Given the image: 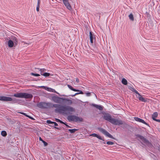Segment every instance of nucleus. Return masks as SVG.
I'll return each mask as SVG.
<instances>
[{
	"mask_svg": "<svg viewBox=\"0 0 160 160\" xmlns=\"http://www.w3.org/2000/svg\"><path fill=\"white\" fill-rule=\"evenodd\" d=\"M137 98L139 99V100L144 102H146L147 101V99L146 98H143L141 95L140 96H137Z\"/></svg>",
	"mask_w": 160,
	"mask_h": 160,
	"instance_id": "12",
	"label": "nucleus"
},
{
	"mask_svg": "<svg viewBox=\"0 0 160 160\" xmlns=\"http://www.w3.org/2000/svg\"><path fill=\"white\" fill-rule=\"evenodd\" d=\"M65 125L66 126V127H67V128H71V127L69 126V125H68L67 124H65Z\"/></svg>",
	"mask_w": 160,
	"mask_h": 160,
	"instance_id": "45",
	"label": "nucleus"
},
{
	"mask_svg": "<svg viewBox=\"0 0 160 160\" xmlns=\"http://www.w3.org/2000/svg\"><path fill=\"white\" fill-rule=\"evenodd\" d=\"M1 135L3 137H6L7 135V133L6 131H2L1 132Z\"/></svg>",
	"mask_w": 160,
	"mask_h": 160,
	"instance_id": "22",
	"label": "nucleus"
},
{
	"mask_svg": "<svg viewBox=\"0 0 160 160\" xmlns=\"http://www.w3.org/2000/svg\"><path fill=\"white\" fill-rule=\"evenodd\" d=\"M78 129L75 128L73 129H69L68 131L70 132V133H74L75 132L78 131Z\"/></svg>",
	"mask_w": 160,
	"mask_h": 160,
	"instance_id": "19",
	"label": "nucleus"
},
{
	"mask_svg": "<svg viewBox=\"0 0 160 160\" xmlns=\"http://www.w3.org/2000/svg\"><path fill=\"white\" fill-rule=\"evenodd\" d=\"M98 130H99V131L102 132L103 134L105 135L108 137L111 138H113L112 136L105 129L102 128H98Z\"/></svg>",
	"mask_w": 160,
	"mask_h": 160,
	"instance_id": "7",
	"label": "nucleus"
},
{
	"mask_svg": "<svg viewBox=\"0 0 160 160\" xmlns=\"http://www.w3.org/2000/svg\"><path fill=\"white\" fill-rule=\"evenodd\" d=\"M97 138L99 139L102 140L103 141H104V139L98 135Z\"/></svg>",
	"mask_w": 160,
	"mask_h": 160,
	"instance_id": "29",
	"label": "nucleus"
},
{
	"mask_svg": "<svg viewBox=\"0 0 160 160\" xmlns=\"http://www.w3.org/2000/svg\"><path fill=\"white\" fill-rule=\"evenodd\" d=\"M103 143H104V144H105L106 142H103Z\"/></svg>",
	"mask_w": 160,
	"mask_h": 160,
	"instance_id": "49",
	"label": "nucleus"
},
{
	"mask_svg": "<svg viewBox=\"0 0 160 160\" xmlns=\"http://www.w3.org/2000/svg\"><path fill=\"white\" fill-rule=\"evenodd\" d=\"M136 136L137 138H139L143 142L145 143L148 147L151 148H152L153 147L152 145L143 136L139 134L136 135Z\"/></svg>",
	"mask_w": 160,
	"mask_h": 160,
	"instance_id": "3",
	"label": "nucleus"
},
{
	"mask_svg": "<svg viewBox=\"0 0 160 160\" xmlns=\"http://www.w3.org/2000/svg\"><path fill=\"white\" fill-rule=\"evenodd\" d=\"M86 94L87 96H90L91 95V93L90 92H87Z\"/></svg>",
	"mask_w": 160,
	"mask_h": 160,
	"instance_id": "34",
	"label": "nucleus"
},
{
	"mask_svg": "<svg viewBox=\"0 0 160 160\" xmlns=\"http://www.w3.org/2000/svg\"><path fill=\"white\" fill-rule=\"evenodd\" d=\"M89 35H90V39H93V35L92 33V32H89Z\"/></svg>",
	"mask_w": 160,
	"mask_h": 160,
	"instance_id": "28",
	"label": "nucleus"
},
{
	"mask_svg": "<svg viewBox=\"0 0 160 160\" xmlns=\"http://www.w3.org/2000/svg\"><path fill=\"white\" fill-rule=\"evenodd\" d=\"M53 122L50 120H48L47 121V122L48 124H53Z\"/></svg>",
	"mask_w": 160,
	"mask_h": 160,
	"instance_id": "30",
	"label": "nucleus"
},
{
	"mask_svg": "<svg viewBox=\"0 0 160 160\" xmlns=\"http://www.w3.org/2000/svg\"><path fill=\"white\" fill-rule=\"evenodd\" d=\"M37 106L42 109L55 108L54 111L56 113L62 114L64 115H68L75 112L73 107L68 105H62L60 104H53L51 102H40L37 104Z\"/></svg>",
	"mask_w": 160,
	"mask_h": 160,
	"instance_id": "1",
	"label": "nucleus"
},
{
	"mask_svg": "<svg viewBox=\"0 0 160 160\" xmlns=\"http://www.w3.org/2000/svg\"><path fill=\"white\" fill-rule=\"evenodd\" d=\"M103 118L105 120L110 123L112 119L110 114L108 113H105L103 114Z\"/></svg>",
	"mask_w": 160,
	"mask_h": 160,
	"instance_id": "8",
	"label": "nucleus"
},
{
	"mask_svg": "<svg viewBox=\"0 0 160 160\" xmlns=\"http://www.w3.org/2000/svg\"><path fill=\"white\" fill-rule=\"evenodd\" d=\"M35 70H38L41 74V73H44V72L46 71V70L45 68H35Z\"/></svg>",
	"mask_w": 160,
	"mask_h": 160,
	"instance_id": "14",
	"label": "nucleus"
},
{
	"mask_svg": "<svg viewBox=\"0 0 160 160\" xmlns=\"http://www.w3.org/2000/svg\"><path fill=\"white\" fill-rule=\"evenodd\" d=\"M134 90H135L134 88H132V89L131 90L133 91V92H134Z\"/></svg>",
	"mask_w": 160,
	"mask_h": 160,
	"instance_id": "46",
	"label": "nucleus"
},
{
	"mask_svg": "<svg viewBox=\"0 0 160 160\" xmlns=\"http://www.w3.org/2000/svg\"><path fill=\"white\" fill-rule=\"evenodd\" d=\"M92 105L100 110H103V107L101 106L97 105L95 104H92Z\"/></svg>",
	"mask_w": 160,
	"mask_h": 160,
	"instance_id": "13",
	"label": "nucleus"
},
{
	"mask_svg": "<svg viewBox=\"0 0 160 160\" xmlns=\"http://www.w3.org/2000/svg\"><path fill=\"white\" fill-rule=\"evenodd\" d=\"M63 1L64 5L69 10H71L72 9V7L70 4L68 2V0H63Z\"/></svg>",
	"mask_w": 160,
	"mask_h": 160,
	"instance_id": "10",
	"label": "nucleus"
},
{
	"mask_svg": "<svg viewBox=\"0 0 160 160\" xmlns=\"http://www.w3.org/2000/svg\"><path fill=\"white\" fill-rule=\"evenodd\" d=\"M41 75H42L45 77H49L50 75V73L48 72H44L43 73H41Z\"/></svg>",
	"mask_w": 160,
	"mask_h": 160,
	"instance_id": "20",
	"label": "nucleus"
},
{
	"mask_svg": "<svg viewBox=\"0 0 160 160\" xmlns=\"http://www.w3.org/2000/svg\"><path fill=\"white\" fill-rule=\"evenodd\" d=\"M67 119L69 121L77 122L78 121L82 122L83 119L75 115H69L68 116Z\"/></svg>",
	"mask_w": 160,
	"mask_h": 160,
	"instance_id": "4",
	"label": "nucleus"
},
{
	"mask_svg": "<svg viewBox=\"0 0 160 160\" xmlns=\"http://www.w3.org/2000/svg\"><path fill=\"white\" fill-rule=\"evenodd\" d=\"M134 119L135 120L139 122H140L144 124L147 125L149 126L148 124V123H147L146 122H145V121L142 119L139 118L138 117H136L134 118Z\"/></svg>",
	"mask_w": 160,
	"mask_h": 160,
	"instance_id": "11",
	"label": "nucleus"
},
{
	"mask_svg": "<svg viewBox=\"0 0 160 160\" xmlns=\"http://www.w3.org/2000/svg\"><path fill=\"white\" fill-rule=\"evenodd\" d=\"M136 94H137L138 96H140V94L136 90H134V92Z\"/></svg>",
	"mask_w": 160,
	"mask_h": 160,
	"instance_id": "32",
	"label": "nucleus"
},
{
	"mask_svg": "<svg viewBox=\"0 0 160 160\" xmlns=\"http://www.w3.org/2000/svg\"><path fill=\"white\" fill-rule=\"evenodd\" d=\"M19 113H20L22 114V115H23L27 117H28V118H30L32 119V120H34V119L33 118H32L31 117H30V116H28V115L26 114V113H24V112H19Z\"/></svg>",
	"mask_w": 160,
	"mask_h": 160,
	"instance_id": "23",
	"label": "nucleus"
},
{
	"mask_svg": "<svg viewBox=\"0 0 160 160\" xmlns=\"http://www.w3.org/2000/svg\"><path fill=\"white\" fill-rule=\"evenodd\" d=\"M51 100L55 103H61L63 101L66 99L65 98L54 96L52 97Z\"/></svg>",
	"mask_w": 160,
	"mask_h": 160,
	"instance_id": "5",
	"label": "nucleus"
},
{
	"mask_svg": "<svg viewBox=\"0 0 160 160\" xmlns=\"http://www.w3.org/2000/svg\"><path fill=\"white\" fill-rule=\"evenodd\" d=\"M12 99L10 97L5 96H0V100L4 101H12Z\"/></svg>",
	"mask_w": 160,
	"mask_h": 160,
	"instance_id": "9",
	"label": "nucleus"
},
{
	"mask_svg": "<svg viewBox=\"0 0 160 160\" xmlns=\"http://www.w3.org/2000/svg\"><path fill=\"white\" fill-rule=\"evenodd\" d=\"M122 84L125 85H126L127 84V81L125 78H123L122 79Z\"/></svg>",
	"mask_w": 160,
	"mask_h": 160,
	"instance_id": "21",
	"label": "nucleus"
},
{
	"mask_svg": "<svg viewBox=\"0 0 160 160\" xmlns=\"http://www.w3.org/2000/svg\"><path fill=\"white\" fill-rule=\"evenodd\" d=\"M78 94H79V93L78 92H77V93H75L73 95H71V96L72 97H74V96H75L76 95H78Z\"/></svg>",
	"mask_w": 160,
	"mask_h": 160,
	"instance_id": "37",
	"label": "nucleus"
},
{
	"mask_svg": "<svg viewBox=\"0 0 160 160\" xmlns=\"http://www.w3.org/2000/svg\"><path fill=\"white\" fill-rule=\"evenodd\" d=\"M13 96L17 98H24L27 99L32 98L33 97V96L32 94L23 92L15 93L13 95Z\"/></svg>",
	"mask_w": 160,
	"mask_h": 160,
	"instance_id": "2",
	"label": "nucleus"
},
{
	"mask_svg": "<svg viewBox=\"0 0 160 160\" xmlns=\"http://www.w3.org/2000/svg\"><path fill=\"white\" fill-rule=\"evenodd\" d=\"M111 123L116 125H120L123 124V122L121 120L112 118Z\"/></svg>",
	"mask_w": 160,
	"mask_h": 160,
	"instance_id": "6",
	"label": "nucleus"
},
{
	"mask_svg": "<svg viewBox=\"0 0 160 160\" xmlns=\"http://www.w3.org/2000/svg\"><path fill=\"white\" fill-rule=\"evenodd\" d=\"M39 140H40V141H42H42H43V140L42 139V138H41V137H40L39 138Z\"/></svg>",
	"mask_w": 160,
	"mask_h": 160,
	"instance_id": "44",
	"label": "nucleus"
},
{
	"mask_svg": "<svg viewBox=\"0 0 160 160\" xmlns=\"http://www.w3.org/2000/svg\"><path fill=\"white\" fill-rule=\"evenodd\" d=\"M90 42H91L92 43H93V39H90Z\"/></svg>",
	"mask_w": 160,
	"mask_h": 160,
	"instance_id": "43",
	"label": "nucleus"
},
{
	"mask_svg": "<svg viewBox=\"0 0 160 160\" xmlns=\"http://www.w3.org/2000/svg\"><path fill=\"white\" fill-rule=\"evenodd\" d=\"M68 88L70 89L71 90L74 91H79V90H77L73 88L72 86L69 85H68Z\"/></svg>",
	"mask_w": 160,
	"mask_h": 160,
	"instance_id": "18",
	"label": "nucleus"
},
{
	"mask_svg": "<svg viewBox=\"0 0 160 160\" xmlns=\"http://www.w3.org/2000/svg\"><path fill=\"white\" fill-rule=\"evenodd\" d=\"M34 71H35V72H39V71L38 70H35V68H34Z\"/></svg>",
	"mask_w": 160,
	"mask_h": 160,
	"instance_id": "41",
	"label": "nucleus"
},
{
	"mask_svg": "<svg viewBox=\"0 0 160 160\" xmlns=\"http://www.w3.org/2000/svg\"><path fill=\"white\" fill-rule=\"evenodd\" d=\"M158 115V112H154L153 114H152V119L154 120L155 119V118H157Z\"/></svg>",
	"mask_w": 160,
	"mask_h": 160,
	"instance_id": "17",
	"label": "nucleus"
},
{
	"mask_svg": "<svg viewBox=\"0 0 160 160\" xmlns=\"http://www.w3.org/2000/svg\"><path fill=\"white\" fill-rule=\"evenodd\" d=\"M12 42L14 43L15 44H17V42H18V40L17 38L15 37H12Z\"/></svg>",
	"mask_w": 160,
	"mask_h": 160,
	"instance_id": "16",
	"label": "nucleus"
},
{
	"mask_svg": "<svg viewBox=\"0 0 160 160\" xmlns=\"http://www.w3.org/2000/svg\"><path fill=\"white\" fill-rule=\"evenodd\" d=\"M14 43L12 40H10L8 41V47L10 48L12 47L14 45Z\"/></svg>",
	"mask_w": 160,
	"mask_h": 160,
	"instance_id": "15",
	"label": "nucleus"
},
{
	"mask_svg": "<svg viewBox=\"0 0 160 160\" xmlns=\"http://www.w3.org/2000/svg\"><path fill=\"white\" fill-rule=\"evenodd\" d=\"M66 99L65 100H67V101H71V102H72V101H71V100H68V99Z\"/></svg>",
	"mask_w": 160,
	"mask_h": 160,
	"instance_id": "47",
	"label": "nucleus"
},
{
	"mask_svg": "<svg viewBox=\"0 0 160 160\" xmlns=\"http://www.w3.org/2000/svg\"><path fill=\"white\" fill-rule=\"evenodd\" d=\"M60 123H62V124H65V123L64 122H63L61 120H60Z\"/></svg>",
	"mask_w": 160,
	"mask_h": 160,
	"instance_id": "42",
	"label": "nucleus"
},
{
	"mask_svg": "<svg viewBox=\"0 0 160 160\" xmlns=\"http://www.w3.org/2000/svg\"><path fill=\"white\" fill-rule=\"evenodd\" d=\"M40 2H38L36 10L37 12L39 11V9L40 7Z\"/></svg>",
	"mask_w": 160,
	"mask_h": 160,
	"instance_id": "25",
	"label": "nucleus"
},
{
	"mask_svg": "<svg viewBox=\"0 0 160 160\" xmlns=\"http://www.w3.org/2000/svg\"><path fill=\"white\" fill-rule=\"evenodd\" d=\"M53 124H54V125L55 126H58V124L56 122H53Z\"/></svg>",
	"mask_w": 160,
	"mask_h": 160,
	"instance_id": "38",
	"label": "nucleus"
},
{
	"mask_svg": "<svg viewBox=\"0 0 160 160\" xmlns=\"http://www.w3.org/2000/svg\"><path fill=\"white\" fill-rule=\"evenodd\" d=\"M42 142L43 143L44 146H46L48 144V143L44 140L42 141Z\"/></svg>",
	"mask_w": 160,
	"mask_h": 160,
	"instance_id": "33",
	"label": "nucleus"
},
{
	"mask_svg": "<svg viewBox=\"0 0 160 160\" xmlns=\"http://www.w3.org/2000/svg\"><path fill=\"white\" fill-rule=\"evenodd\" d=\"M129 19L132 21L134 20V17L133 14L131 13L128 16Z\"/></svg>",
	"mask_w": 160,
	"mask_h": 160,
	"instance_id": "24",
	"label": "nucleus"
},
{
	"mask_svg": "<svg viewBox=\"0 0 160 160\" xmlns=\"http://www.w3.org/2000/svg\"><path fill=\"white\" fill-rule=\"evenodd\" d=\"M106 143L108 145H112L114 144V142L111 141H108L106 142Z\"/></svg>",
	"mask_w": 160,
	"mask_h": 160,
	"instance_id": "27",
	"label": "nucleus"
},
{
	"mask_svg": "<svg viewBox=\"0 0 160 160\" xmlns=\"http://www.w3.org/2000/svg\"><path fill=\"white\" fill-rule=\"evenodd\" d=\"M31 74L33 76L35 77H38L40 76V75L37 73H35L33 72H32L31 73Z\"/></svg>",
	"mask_w": 160,
	"mask_h": 160,
	"instance_id": "26",
	"label": "nucleus"
},
{
	"mask_svg": "<svg viewBox=\"0 0 160 160\" xmlns=\"http://www.w3.org/2000/svg\"><path fill=\"white\" fill-rule=\"evenodd\" d=\"M90 136H92V137H97V136H98V134H97L96 133H92L91 134H90Z\"/></svg>",
	"mask_w": 160,
	"mask_h": 160,
	"instance_id": "31",
	"label": "nucleus"
},
{
	"mask_svg": "<svg viewBox=\"0 0 160 160\" xmlns=\"http://www.w3.org/2000/svg\"><path fill=\"white\" fill-rule=\"evenodd\" d=\"M56 121L57 122H60V120H59V119L56 118Z\"/></svg>",
	"mask_w": 160,
	"mask_h": 160,
	"instance_id": "39",
	"label": "nucleus"
},
{
	"mask_svg": "<svg viewBox=\"0 0 160 160\" xmlns=\"http://www.w3.org/2000/svg\"><path fill=\"white\" fill-rule=\"evenodd\" d=\"M153 120L155 121H156L158 122H160V120H159V119H156L155 118Z\"/></svg>",
	"mask_w": 160,
	"mask_h": 160,
	"instance_id": "36",
	"label": "nucleus"
},
{
	"mask_svg": "<svg viewBox=\"0 0 160 160\" xmlns=\"http://www.w3.org/2000/svg\"><path fill=\"white\" fill-rule=\"evenodd\" d=\"M78 92H78L79 93V94H84L83 92L82 91L79 90V91H78Z\"/></svg>",
	"mask_w": 160,
	"mask_h": 160,
	"instance_id": "35",
	"label": "nucleus"
},
{
	"mask_svg": "<svg viewBox=\"0 0 160 160\" xmlns=\"http://www.w3.org/2000/svg\"><path fill=\"white\" fill-rule=\"evenodd\" d=\"M38 2H40V0H38Z\"/></svg>",
	"mask_w": 160,
	"mask_h": 160,
	"instance_id": "48",
	"label": "nucleus"
},
{
	"mask_svg": "<svg viewBox=\"0 0 160 160\" xmlns=\"http://www.w3.org/2000/svg\"><path fill=\"white\" fill-rule=\"evenodd\" d=\"M76 81L77 82H79V79L78 78H76Z\"/></svg>",
	"mask_w": 160,
	"mask_h": 160,
	"instance_id": "40",
	"label": "nucleus"
}]
</instances>
